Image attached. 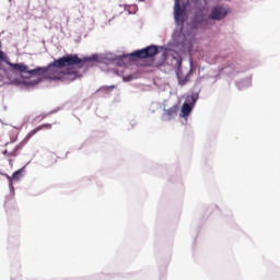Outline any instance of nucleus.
Masks as SVG:
<instances>
[{
  "instance_id": "obj_5",
  "label": "nucleus",
  "mask_w": 280,
  "mask_h": 280,
  "mask_svg": "<svg viewBox=\"0 0 280 280\" xmlns=\"http://www.w3.org/2000/svg\"><path fill=\"white\" fill-rule=\"evenodd\" d=\"M187 7H180V0H175L174 5V19L175 21H180L183 19V14H185V10Z\"/></svg>"
},
{
  "instance_id": "obj_6",
  "label": "nucleus",
  "mask_w": 280,
  "mask_h": 280,
  "mask_svg": "<svg viewBox=\"0 0 280 280\" xmlns=\"http://www.w3.org/2000/svg\"><path fill=\"white\" fill-rule=\"evenodd\" d=\"M178 114V105H174L173 107H170L168 109H164V117L166 121H171L173 117H176Z\"/></svg>"
},
{
  "instance_id": "obj_1",
  "label": "nucleus",
  "mask_w": 280,
  "mask_h": 280,
  "mask_svg": "<svg viewBox=\"0 0 280 280\" xmlns=\"http://www.w3.org/2000/svg\"><path fill=\"white\" fill-rule=\"evenodd\" d=\"M93 58L84 57L80 58L78 55H66L54 62L49 63L47 67H38L30 71V73H36V75H43L45 80H62L65 78V67H77L82 69L86 62H91Z\"/></svg>"
},
{
  "instance_id": "obj_16",
  "label": "nucleus",
  "mask_w": 280,
  "mask_h": 280,
  "mask_svg": "<svg viewBox=\"0 0 280 280\" xmlns=\"http://www.w3.org/2000/svg\"><path fill=\"white\" fill-rule=\"evenodd\" d=\"M4 152H5V154H8V150H5Z\"/></svg>"
},
{
  "instance_id": "obj_10",
  "label": "nucleus",
  "mask_w": 280,
  "mask_h": 280,
  "mask_svg": "<svg viewBox=\"0 0 280 280\" xmlns=\"http://www.w3.org/2000/svg\"><path fill=\"white\" fill-rule=\"evenodd\" d=\"M23 172H25V167H22L13 173L12 177H9V180H21V176H23Z\"/></svg>"
},
{
  "instance_id": "obj_9",
  "label": "nucleus",
  "mask_w": 280,
  "mask_h": 280,
  "mask_svg": "<svg viewBox=\"0 0 280 280\" xmlns=\"http://www.w3.org/2000/svg\"><path fill=\"white\" fill-rule=\"evenodd\" d=\"M43 128H47V130H49L51 128V125H49V124L40 125V126L36 127L35 129H33L32 131H30L27 137L28 138L34 137V135H36V132H40V130H43Z\"/></svg>"
},
{
  "instance_id": "obj_11",
  "label": "nucleus",
  "mask_w": 280,
  "mask_h": 280,
  "mask_svg": "<svg viewBox=\"0 0 280 280\" xmlns=\"http://www.w3.org/2000/svg\"><path fill=\"white\" fill-rule=\"evenodd\" d=\"M196 102H198V94L188 95L186 97V104H189V106H196Z\"/></svg>"
},
{
  "instance_id": "obj_13",
  "label": "nucleus",
  "mask_w": 280,
  "mask_h": 280,
  "mask_svg": "<svg viewBox=\"0 0 280 280\" xmlns=\"http://www.w3.org/2000/svg\"><path fill=\"white\" fill-rule=\"evenodd\" d=\"M0 62H5V52L0 50Z\"/></svg>"
},
{
  "instance_id": "obj_17",
  "label": "nucleus",
  "mask_w": 280,
  "mask_h": 280,
  "mask_svg": "<svg viewBox=\"0 0 280 280\" xmlns=\"http://www.w3.org/2000/svg\"><path fill=\"white\" fill-rule=\"evenodd\" d=\"M0 49H1V42H0Z\"/></svg>"
},
{
  "instance_id": "obj_12",
  "label": "nucleus",
  "mask_w": 280,
  "mask_h": 280,
  "mask_svg": "<svg viewBox=\"0 0 280 280\" xmlns=\"http://www.w3.org/2000/svg\"><path fill=\"white\" fill-rule=\"evenodd\" d=\"M177 78H178V83L180 84V86H185V84H187V82H189V78L180 77V72H177Z\"/></svg>"
},
{
  "instance_id": "obj_15",
  "label": "nucleus",
  "mask_w": 280,
  "mask_h": 280,
  "mask_svg": "<svg viewBox=\"0 0 280 280\" xmlns=\"http://www.w3.org/2000/svg\"><path fill=\"white\" fill-rule=\"evenodd\" d=\"M109 89H115V85H110Z\"/></svg>"
},
{
  "instance_id": "obj_2",
  "label": "nucleus",
  "mask_w": 280,
  "mask_h": 280,
  "mask_svg": "<svg viewBox=\"0 0 280 280\" xmlns=\"http://www.w3.org/2000/svg\"><path fill=\"white\" fill-rule=\"evenodd\" d=\"M159 54V48L154 45H151L147 48L136 50L135 52L130 54L131 58H138L139 60H143L145 58H154Z\"/></svg>"
},
{
  "instance_id": "obj_4",
  "label": "nucleus",
  "mask_w": 280,
  "mask_h": 280,
  "mask_svg": "<svg viewBox=\"0 0 280 280\" xmlns=\"http://www.w3.org/2000/svg\"><path fill=\"white\" fill-rule=\"evenodd\" d=\"M7 65L13 69V71H19V73H30V75H36V73H31L27 67L24 63H12L7 61Z\"/></svg>"
},
{
  "instance_id": "obj_3",
  "label": "nucleus",
  "mask_w": 280,
  "mask_h": 280,
  "mask_svg": "<svg viewBox=\"0 0 280 280\" xmlns=\"http://www.w3.org/2000/svg\"><path fill=\"white\" fill-rule=\"evenodd\" d=\"M229 16V9L224 7H215L212 9L209 19L212 21H222V19H226Z\"/></svg>"
},
{
  "instance_id": "obj_8",
  "label": "nucleus",
  "mask_w": 280,
  "mask_h": 280,
  "mask_svg": "<svg viewBox=\"0 0 280 280\" xmlns=\"http://www.w3.org/2000/svg\"><path fill=\"white\" fill-rule=\"evenodd\" d=\"M191 110H194V106L189 105V103H184L179 116L183 118L189 117Z\"/></svg>"
},
{
  "instance_id": "obj_7",
  "label": "nucleus",
  "mask_w": 280,
  "mask_h": 280,
  "mask_svg": "<svg viewBox=\"0 0 280 280\" xmlns=\"http://www.w3.org/2000/svg\"><path fill=\"white\" fill-rule=\"evenodd\" d=\"M80 77V72L78 70H67L63 72V78L61 80H70L73 82V80H78Z\"/></svg>"
},
{
  "instance_id": "obj_14",
  "label": "nucleus",
  "mask_w": 280,
  "mask_h": 280,
  "mask_svg": "<svg viewBox=\"0 0 280 280\" xmlns=\"http://www.w3.org/2000/svg\"><path fill=\"white\" fill-rule=\"evenodd\" d=\"M15 152H16V148L14 149L13 152H9V155H10V156H14Z\"/></svg>"
},
{
  "instance_id": "obj_18",
  "label": "nucleus",
  "mask_w": 280,
  "mask_h": 280,
  "mask_svg": "<svg viewBox=\"0 0 280 280\" xmlns=\"http://www.w3.org/2000/svg\"><path fill=\"white\" fill-rule=\"evenodd\" d=\"M179 65H182V61H179Z\"/></svg>"
}]
</instances>
